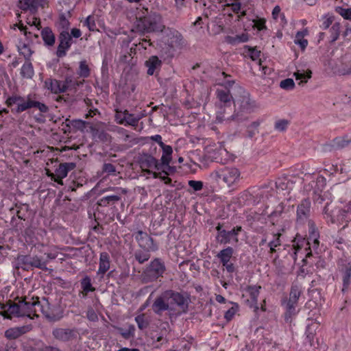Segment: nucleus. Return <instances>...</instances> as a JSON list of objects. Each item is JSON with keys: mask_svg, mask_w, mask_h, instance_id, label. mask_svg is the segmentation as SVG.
I'll use <instances>...</instances> for the list:
<instances>
[{"mask_svg": "<svg viewBox=\"0 0 351 351\" xmlns=\"http://www.w3.org/2000/svg\"><path fill=\"white\" fill-rule=\"evenodd\" d=\"M311 201L308 198L302 199L299 204L296 210V223L298 224L308 223L311 221L308 219L311 215Z\"/></svg>", "mask_w": 351, "mask_h": 351, "instance_id": "9", "label": "nucleus"}, {"mask_svg": "<svg viewBox=\"0 0 351 351\" xmlns=\"http://www.w3.org/2000/svg\"><path fill=\"white\" fill-rule=\"evenodd\" d=\"M261 54V51H258L255 49H249V56H250L252 60H256L259 58Z\"/></svg>", "mask_w": 351, "mask_h": 351, "instance_id": "62", "label": "nucleus"}, {"mask_svg": "<svg viewBox=\"0 0 351 351\" xmlns=\"http://www.w3.org/2000/svg\"><path fill=\"white\" fill-rule=\"evenodd\" d=\"M21 317H28L31 319L33 316L38 317L36 308V301L27 302L25 300L20 301Z\"/></svg>", "mask_w": 351, "mask_h": 351, "instance_id": "19", "label": "nucleus"}, {"mask_svg": "<svg viewBox=\"0 0 351 351\" xmlns=\"http://www.w3.org/2000/svg\"><path fill=\"white\" fill-rule=\"evenodd\" d=\"M82 23L83 25L86 26L90 32L98 30L96 25L95 17L93 15L88 16L84 21H82Z\"/></svg>", "mask_w": 351, "mask_h": 351, "instance_id": "43", "label": "nucleus"}, {"mask_svg": "<svg viewBox=\"0 0 351 351\" xmlns=\"http://www.w3.org/2000/svg\"><path fill=\"white\" fill-rule=\"evenodd\" d=\"M40 0H19V7L23 10H30L35 11L37 9Z\"/></svg>", "mask_w": 351, "mask_h": 351, "instance_id": "37", "label": "nucleus"}, {"mask_svg": "<svg viewBox=\"0 0 351 351\" xmlns=\"http://www.w3.org/2000/svg\"><path fill=\"white\" fill-rule=\"evenodd\" d=\"M162 150V155L160 158V162L162 165L163 169L167 171V170L171 169V167L169 165L171 161V155L173 153L172 147L170 145H167L164 144L160 147Z\"/></svg>", "mask_w": 351, "mask_h": 351, "instance_id": "23", "label": "nucleus"}, {"mask_svg": "<svg viewBox=\"0 0 351 351\" xmlns=\"http://www.w3.org/2000/svg\"><path fill=\"white\" fill-rule=\"evenodd\" d=\"M234 250L232 247H228L226 249L221 250L217 255V258H219L222 265H225L230 262L231 257L232 256Z\"/></svg>", "mask_w": 351, "mask_h": 351, "instance_id": "35", "label": "nucleus"}, {"mask_svg": "<svg viewBox=\"0 0 351 351\" xmlns=\"http://www.w3.org/2000/svg\"><path fill=\"white\" fill-rule=\"evenodd\" d=\"M302 293V286L298 283H293L291 287L289 298H285L282 300V305L285 308V319L287 322H288L293 315H296V307L298 304V300Z\"/></svg>", "mask_w": 351, "mask_h": 351, "instance_id": "4", "label": "nucleus"}, {"mask_svg": "<svg viewBox=\"0 0 351 351\" xmlns=\"http://www.w3.org/2000/svg\"><path fill=\"white\" fill-rule=\"evenodd\" d=\"M80 285L82 289L80 294L82 295L83 298H86L88 293L93 292L95 290L92 285L91 279L88 276H86L80 280Z\"/></svg>", "mask_w": 351, "mask_h": 351, "instance_id": "32", "label": "nucleus"}, {"mask_svg": "<svg viewBox=\"0 0 351 351\" xmlns=\"http://www.w3.org/2000/svg\"><path fill=\"white\" fill-rule=\"evenodd\" d=\"M351 143V138L347 136L337 137L333 140V147L336 149H343Z\"/></svg>", "mask_w": 351, "mask_h": 351, "instance_id": "40", "label": "nucleus"}, {"mask_svg": "<svg viewBox=\"0 0 351 351\" xmlns=\"http://www.w3.org/2000/svg\"><path fill=\"white\" fill-rule=\"evenodd\" d=\"M21 75L23 78L32 79L34 75L32 64L29 60H26L21 67Z\"/></svg>", "mask_w": 351, "mask_h": 351, "instance_id": "36", "label": "nucleus"}, {"mask_svg": "<svg viewBox=\"0 0 351 351\" xmlns=\"http://www.w3.org/2000/svg\"><path fill=\"white\" fill-rule=\"evenodd\" d=\"M216 97L221 108L230 106L233 101L232 96L229 90L217 89L216 90Z\"/></svg>", "mask_w": 351, "mask_h": 351, "instance_id": "20", "label": "nucleus"}, {"mask_svg": "<svg viewBox=\"0 0 351 351\" xmlns=\"http://www.w3.org/2000/svg\"><path fill=\"white\" fill-rule=\"evenodd\" d=\"M52 334L55 339L63 342L71 341L77 337V331L70 328H56Z\"/></svg>", "mask_w": 351, "mask_h": 351, "instance_id": "17", "label": "nucleus"}, {"mask_svg": "<svg viewBox=\"0 0 351 351\" xmlns=\"http://www.w3.org/2000/svg\"><path fill=\"white\" fill-rule=\"evenodd\" d=\"M288 125H289V121L287 120L280 119V120L277 121L275 123L274 128L278 131L283 132V131L286 130Z\"/></svg>", "mask_w": 351, "mask_h": 351, "instance_id": "56", "label": "nucleus"}, {"mask_svg": "<svg viewBox=\"0 0 351 351\" xmlns=\"http://www.w3.org/2000/svg\"><path fill=\"white\" fill-rule=\"evenodd\" d=\"M308 228H309V240L311 241L312 247L313 250L316 251L319 247V240H318V232L316 230L315 223L313 221H308Z\"/></svg>", "mask_w": 351, "mask_h": 351, "instance_id": "30", "label": "nucleus"}, {"mask_svg": "<svg viewBox=\"0 0 351 351\" xmlns=\"http://www.w3.org/2000/svg\"><path fill=\"white\" fill-rule=\"evenodd\" d=\"M351 278V265L348 264L346 265L345 271L343 276V289L342 291H345L349 287Z\"/></svg>", "mask_w": 351, "mask_h": 351, "instance_id": "42", "label": "nucleus"}, {"mask_svg": "<svg viewBox=\"0 0 351 351\" xmlns=\"http://www.w3.org/2000/svg\"><path fill=\"white\" fill-rule=\"evenodd\" d=\"M237 311V306H232L229 308L225 313V318L227 320H231Z\"/></svg>", "mask_w": 351, "mask_h": 351, "instance_id": "60", "label": "nucleus"}, {"mask_svg": "<svg viewBox=\"0 0 351 351\" xmlns=\"http://www.w3.org/2000/svg\"><path fill=\"white\" fill-rule=\"evenodd\" d=\"M311 71H308L306 73H305L304 71H298L294 73L293 75L295 77L296 80H300L298 84L303 85L311 77Z\"/></svg>", "mask_w": 351, "mask_h": 351, "instance_id": "41", "label": "nucleus"}, {"mask_svg": "<svg viewBox=\"0 0 351 351\" xmlns=\"http://www.w3.org/2000/svg\"><path fill=\"white\" fill-rule=\"evenodd\" d=\"M58 26L61 29L60 31H68L70 23L64 14L60 16Z\"/></svg>", "mask_w": 351, "mask_h": 351, "instance_id": "52", "label": "nucleus"}, {"mask_svg": "<svg viewBox=\"0 0 351 351\" xmlns=\"http://www.w3.org/2000/svg\"><path fill=\"white\" fill-rule=\"evenodd\" d=\"M77 74L80 77L84 78L89 77L90 70L86 60H82L80 62Z\"/></svg>", "mask_w": 351, "mask_h": 351, "instance_id": "39", "label": "nucleus"}, {"mask_svg": "<svg viewBox=\"0 0 351 351\" xmlns=\"http://www.w3.org/2000/svg\"><path fill=\"white\" fill-rule=\"evenodd\" d=\"M5 104L8 107L16 104V106L12 109V112L14 114H20L32 108H38L43 113L49 111V108L47 105L35 100L34 95L31 94L27 95L26 97L18 95L10 96L6 99Z\"/></svg>", "mask_w": 351, "mask_h": 351, "instance_id": "2", "label": "nucleus"}, {"mask_svg": "<svg viewBox=\"0 0 351 351\" xmlns=\"http://www.w3.org/2000/svg\"><path fill=\"white\" fill-rule=\"evenodd\" d=\"M124 114V125L136 126L138 121L141 120V117H136L135 114H130L127 110L123 111Z\"/></svg>", "mask_w": 351, "mask_h": 351, "instance_id": "38", "label": "nucleus"}, {"mask_svg": "<svg viewBox=\"0 0 351 351\" xmlns=\"http://www.w3.org/2000/svg\"><path fill=\"white\" fill-rule=\"evenodd\" d=\"M280 87L286 90H291L295 88V82L293 79L287 78L280 82Z\"/></svg>", "mask_w": 351, "mask_h": 351, "instance_id": "54", "label": "nucleus"}, {"mask_svg": "<svg viewBox=\"0 0 351 351\" xmlns=\"http://www.w3.org/2000/svg\"><path fill=\"white\" fill-rule=\"evenodd\" d=\"M108 191H113L116 192V195H108L106 197H103L99 199V204L103 206H107L110 204H114L115 202H119L121 199V194H126L128 191L125 189L121 187H109L105 190Z\"/></svg>", "mask_w": 351, "mask_h": 351, "instance_id": "15", "label": "nucleus"}, {"mask_svg": "<svg viewBox=\"0 0 351 351\" xmlns=\"http://www.w3.org/2000/svg\"><path fill=\"white\" fill-rule=\"evenodd\" d=\"M117 330L121 335L125 339H129L134 335L135 328L133 325H130L128 328L125 330L122 328H118Z\"/></svg>", "mask_w": 351, "mask_h": 351, "instance_id": "46", "label": "nucleus"}, {"mask_svg": "<svg viewBox=\"0 0 351 351\" xmlns=\"http://www.w3.org/2000/svg\"><path fill=\"white\" fill-rule=\"evenodd\" d=\"M242 230L241 226H236L230 231L223 230L219 235L216 236V241L220 244H227L232 241L237 243L239 241L237 235Z\"/></svg>", "mask_w": 351, "mask_h": 351, "instance_id": "14", "label": "nucleus"}, {"mask_svg": "<svg viewBox=\"0 0 351 351\" xmlns=\"http://www.w3.org/2000/svg\"><path fill=\"white\" fill-rule=\"evenodd\" d=\"M145 64L147 67V73L149 75H152L156 71L160 69L162 61L156 56H152L145 61Z\"/></svg>", "mask_w": 351, "mask_h": 351, "instance_id": "27", "label": "nucleus"}, {"mask_svg": "<svg viewBox=\"0 0 351 351\" xmlns=\"http://www.w3.org/2000/svg\"><path fill=\"white\" fill-rule=\"evenodd\" d=\"M308 34V30L304 29L302 31L298 32L295 34L294 43L299 45L302 50H304L308 45V40L304 38V36Z\"/></svg>", "mask_w": 351, "mask_h": 351, "instance_id": "34", "label": "nucleus"}, {"mask_svg": "<svg viewBox=\"0 0 351 351\" xmlns=\"http://www.w3.org/2000/svg\"><path fill=\"white\" fill-rule=\"evenodd\" d=\"M261 122L259 121H256L252 122L250 125L247 126V136L250 138L254 137V136L258 132V128L260 125Z\"/></svg>", "mask_w": 351, "mask_h": 351, "instance_id": "50", "label": "nucleus"}, {"mask_svg": "<svg viewBox=\"0 0 351 351\" xmlns=\"http://www.w3.org/2000/svg\"><path fill=\"white\" fill-rule=\"evenodd\" d=\"M152 309L156 314L160 315L163 311H173L174 308L166 302L164 298L158 297L152 304Z\"/></svg>", "mask_w": 351, "mask_h": 351, "instance_id": "24", "label": "nucleus"}, {"mask_svg": "<svg viewBox=\"0 0 351 351\" xmlns=\"http://www.w3.org/2000/svg\"><path fill=\"white\" fill-rule=\"evenodd\" d=\"M340 28H341V25L339 23H335L332 25V26L330 29L331 38H332L331 42L332 43L335 42L338 39L339 34H340Z\"/></svg>", "mask_w": 351, "mask_h": 351, "instance_id": "53", "label": "nucleus"}, {"mask_svg": "<svg viewBox=\"0 0 351 351\" xmlns=\"http://www.w3.org/2000/svg\"><path fill=\"white\" fill-rule=\"evenodd\" d=\"M20 301L14 303L9 301L7 304H0V315L4 318L11 319L12 316L21 317Z\"/></svg>", "mask_w": 351, "mask_h": 351, "instance_id": "12", "label": "nucleus"}, {"mask_svg": "<svg viewBox=\"0 0 351 351\" xmlns=\"http://www.w3.org/2000/svg\"><path fill=\"white\" fill-rule=\"evenodd\" d=\"M150 251H147L145 250V251L142 250H138L134 254V257L136 260L140 263L143 264L145 262L147 261L150 258Z\"/></svg>", "mask_w": 351, "mask_h": 351, "instance_id": "45", "label": "nucleus"}, {"mask_svg": "<svg viewBox=\"0 0 351 351\" xmlns=\"http://www.w3.org/2000/svg\"><path fill=\"white\" fill-rule=\"evenodd\" d=\"M44 44L47 47H53L56 42V36L50 27L43 28L40 33Z\"/></svg>", "mask_w": 351, "mask_h": 351, "instance_id": "28", "label": "nucleus"}, {"mask_svg": "<svg viewBox=\"0 0 351 351\" xmlns=\"http://www.w3.org/2000/svg\"><path fill=\"white\" fill-rule=\"evenodd\" d=\"M239 170L234 167H223L210 173V178L217 183L223 182L230 186L236 184L240 178Z\"/></svg>", "mask_w": 351, "mask_h": 351, "instance_id": "5", "label": "nucleus"}, {"mask_svg": "<svg viewBox=\"0 0 351 351\" xmlns=\"http://www.w3.org/2000/svg\"><path fill=\"white\" fill-rule=\"evenodd\" d=\"M280 237V233L274 234V239L268 243V246L270 248L271 253H274L276 252V247L281 245Z\"/></svg>", "mask_w": 351, "mask_h": 351, "instance_id": "47", "label": "nucleus"}, {"mask_svg": "<svg viewBox=\"0 0 351 351\" xmlns=\"http://www.w3.org/2000/svg\"><path fill=\"white\" fill-rule=\"evenodd\" d=\"M135 321L138 325V328L140 330H144L147 328L149 325V319L145 317V314H141L135 317Z\"/></svg>", "mask_w": 351, "mask_h": 351, "instance_id": "44", "label": "nucleus"}, {"mask_svg": "<svg viewBox=\"0 0 351 351\" xmlns=\"http://www.w3.org/2000/svg\"><path fill=\"white\" fill-rule=\"evenodd\" d=\"M336 10L345 19L351 20V8L338 7Z\"/></svg>", "mask_w": 351, "mask_h": 351, "instance_id": "57", "label": "nucleus"}, {"mask_svg": "<svg viewBox=\"0 0 351 351\" xmlns=\"http://www.w3.org/2000/svg\"><path fill=\"white\" fill-rule=\"evenodd\" d=\"M44 87L56 95L63 93L62 81L56 79H47L44 82Z\"/></svg>", "mask_w": 351, "mask_h": 351, "instance_id": "26", "label": "nucleus"}, {"mask_svg": "<svg viewBox=\"0 0 351 351\" xmlns=\"http://www.w3.org/2000/svg\"><path fill=\"white\" fill-rule=\"evenodd\" d=\"M82 84V82L75 80L72 75H66L64 81H62V88L63 93L71 91L76 93L78 86Z\"/></svg>", "mask_w": 351, "mask_h": 351, "instance_id": "21", "label": "nucleus"}, {"mask_svg": "<svg viewBox=\"0 0 351 351\" xmlns=\"http://www.w3.org/2000/svg\"><path fill=\"white\" fill-rule=\"evenodd\" d=\"M171 302L169 304L172 306L176 304L180 313H186L189 307V300L178 292L171 291L169 294Z\"/></svg>", "mask_w": 351, "mask_h": 351, "instance_id": "16", "label": "nucleus"}, {"mask_svg": "<svg viewBox=\"0 0 351 351\" xmlns=\"http://www.w3.org/2000/svg\"><path fill=\"white\" fill-rule=\"evenodd\" d=\"M19 51L21 55L24 56L26 60H29L30 57L33 53V51L31 48L25 44H23L21 47H19Z\"/></svg>", "mask_w": 351, "mask_h": 351, "instance_id": "49", "label": "nucleus"}, {"mask_svg": "<svg viewBox=\"0 0 351 351\" xmlns=\"http://www.w3.org/2000/svg\"><path fill=\"white\" fill-rule=\"evenodd\" d=\"M110 266V258L109 254L106 252H101L99 255V269L97 274L103 278L104 274L109 270Z\"/></svg>", "mask_w": 351, "mask_h": 351, "instance_id": "22", "label": "nucleus"}, {"mask_svg": "<svg viewBox=\"0 0 351 351\" xmlns=\"http://www.w3.org/2000/svg\"><path fill=\"white\" fill-rule=\"evenodd\" d=\"M47 261H43L38 256L29 255H19L14 262V267L16 269H22L25 271H29L32 267L38 268L44 271L47 270Z\"/></svg>", "mask_w": 351, "mask_h": 351, "instance_id": "6", "label": "nucleus"}, {"mask_svg": "<svg viewBox=\"0 0 351 351\" xmlns=\"http://www.w3.org/2000/svg\"><path fill=\"white\" fill-rule=\"evenodd\" d=\"M144 30L147 32H162L165 26L162 23V17L160 14L153 13L145 17L142 21Z\"/></svg>", "mask_w": 351, "mask_h": 351, "instance_id": "7", "label": "nucleus"}, {"mask_svg": "<svg viewBox=\"0 0 351 351\" xmlns=\"http://www.w3.org/2000/svg\"><path fill=\"white\" fill-rule=\"evenodd\" d=\"M136 241L138 242L139 246L147 251H156L158 246L153 239L147 234V232L142 230H138L134 234Z\"/></svg>", "mask_w": 351, "mask_h": 351, "instance_id": "10", "label": "nucleus"}, {"mask_svg": "<svg viewBox=\"0 0 351 351\" xmlns=\"http://www.w3.org/2000/svg\"><path fill=\"white\" fill-rule=\"evenodd\" d=\"M332 22H333V17L325 16L324 18V21L322 23V28L324 29H328L330 26V25L332 23Z\"/></svg>", "mask_w": 351, "mask_h": 351, "instance_id": "64", "label": "nucleus"}, {"mask_svg": "<svg viewBox=\"0 0 351 351\" xmlns=\"http://www.w3.org/2000/svg\"><path fill=\"white\" fill-rule=\"evenodd\" d=\"M139 163L143 170L154 169L157 171H161L165 175H168V172L163 169L160 161L149 154H143L139 159Z\"/></svg>", "mask_w": 351, "mask_h": 351, "instance_id": "11", "label": "nucleus"}, {"mask_svg": "<svg viewBox=\"0 0 351 351\" xmlns=\"http://www.w3.org/2000/svg\"><path fill=\"white\" fill-rule=\"evenodd\" d=\"M32 329L31 326H23L16 328H11L5 330V337L8 339H15Z\"/></svg>", "mask_w": 351, "mask_h": 351, "instance_id": "25", "label": "nucleus"}, {"mask_svg": "<svg viewBox=\"0 0 351 351\" xmlns=\"http://www.w3.org/2000/svg\"><path fill=\"white\" fill-rule=\"evenodd\" d=\"M324 213L328 223L341 225L351 220V202L347 204L344 208H330L329 204L324 207Z\"/></svg>", "mask_w": 351, "mask_h": 351, "instance_id": "3", "label": "nucleus"}, {"mask_svg": "<svg viewBox=\"0 0 351 351\" xmlns=\"http://www.w3.org/2000/svg\"><path fill=\"white\" fill-rule=\"evenodd\" d=\"M117 132L123 137V141H127L130 138V135L128 133V131L123 128H117L116 129Z\"/></svg>", "mask_w": 351, "mask_h": 351, "instance_id": "63", "label": "nucleus"}, {"mask_svg": "<svg viewBox=\"0 0 351 351\" xmlns=\"http://www.w3.org/2000/svg\"><path fill=\"white\" fill-rule=\"evenodd\" d=\"M58 39L59 44L56 54L58 58H63L72 45V38L68 31H60Z\"/></svg>", "mask_w": 351, "mask_h": 351, "instance_id": "8", "label": "nucleus"}, {"mask_svg": "<svg viewBox=\"0 0 351 351\" xmlns=\"http://www.w3.org/2000/svg\"><path fill=\"white\" fill-rule=\"evenodd\" d=\"M238 95L236 96L234 100V113L225 118V110L218 111L216 116V123H223V121H236L238 123L247 121L248 119V114L253 112L256 108L258 105L256 102L253 100L250 94L241 87H239L237 90Z\"/></svg>", "mask_w": 351, "mask_h": 351, "instance_id": "1", "label": "nucleus"}, {"mask_svg": "<svg viewBox=\"0 0 351 351\" xmlns=\"http://www.w3.org/2000/svg\"><path fill=\"white\" fill-rule=\"evenodd\" d=\"M276 186L278 191H286L289 193L293 189V182L288 177L284 176L277 179Z\"/></svg>", "mask_w": 351, "mask_h": 351, "instance_id": "29", "label": "nucleus"}, {"mask_svg": "<svg viewBox=\"0 0 351 351\" xmlns=\"http://www.w3.org/2000/svg\"><path fill=\"white\" fill-rule=\"evenodd\" d=\"M36 308H39V311L47 319H52L53 315L51 313L50 305L47 300L43 298L42 302L36 300Z\"/></svg>", "mask_w": 351, "mask_h": 351, "instance_id": "31", "label": "nucleus"}, {"mask_svg": "<svg viewBox=\"0 0 351 351\" xmlns=\"http://www.w3.org/2000/svg\"><path fill=\"white\" fill-rule=\"evenodd\" d=\"M188 184L189 186L193 189L195 191H200L203 188V183L201 181L189 180Z\"/></svg>", "mask_w": 351, "mask_h": 351, "instance_id": "59", "label": "nucleus"}, {"mask_svg": "<svg viewBox=\"0 0 351 351\" xmlns=\"http://www.w3.org/2000/svg\"><path fill=\"white\" fill-rule=\"evenodd\" d=\"M339 72L342 75H347L351 73V60L346 58L343 59L341 68Z\"/></svg>", "mask_w": 351, "mask_h": 351, "instance_id": "51", "label": "nucleus"}, {"mask_svg": "<svg viewBox=\"0 0 351 351\" xmlns=\"http://www.w3.org/2000/svg\"><path fill=\"white\" fill-rule=\"evenodd\" d=\"M68 173L64 166L61 163L58 168L56 169L55 174L52 175V180L59 184L63 185L62 179L67 176Z\"/></svg>", "mask_w": 351, "mask_h": 351, "instance_id": "33", "label": "nucleus"}, {"mask_svg": "<svg viewBox=\"0 0 351 351\" xmlns=\"http://www.w3.org/2000/svg\"><path fill=\"white\" fill-rule=\"evenodd\" d=\"M165 271V266L163 262L159 258L152 261L145 271L147 276L152 280L157 279L162 276Z\"/></svg>", "mask_w": 351, "mask_h": 351, "instance_id": "13", "label": "nucleus"}, {"mask_svg": "<svg viewBox=\"0 0 351 351\" xmlns=\"http://www.w3.org/2000/svg\"><path fill=\"white\" fill-rule=\"evenodd\" d=\"M16 207L17 208L16 210V215L19 219L25 220V215L29 210V205L28 204H20L16 205Z\"/></svg>", "mask_w": 351, "mask_h": 351, "instance_id": "48", "label": "nucleus"}, {"mask_svg": "<svg viewBox=\"0 0 351 351\" xmlns=\"http://www.w3.org/2000/svg\"><path fill=\"white\" fill-rule=\"evenodd\" d=\"M102 171L108 175H114L116 173V168L111 163H104L103 165Z\"/></svg>", "mask_w": 351, "mask_h": 351, "instance_id": "58", "label": "nucleus"}, {"mask_svg": "<svg viewBox=\"0 0 351 351\" xmlns=\"http://www.w3.org/2000/svg\"><path fill=\"white\" fill-rule=\"evenodd\" d=\"M95 138L102 142H108L110 140V136L104 130H97L94 135Z\"/></svg>", "mask_w": 351, "mask_h": 351, "instance_id": "55", "label": "nucleus"}, {"mask_svg": "<svg viewBox=\"0 0 351 351\" xmlns=\"http://www.w3.org/2000/svg\"><path fill=\"white\" fill-rule=\"evenodd\" d=\"M261 286H249L246 289V293L249 295V298L246 302L250 308H254L255 311L258 308V297L259 295Z\"/></svg>", "mask_w": 351, "mask_h": 351, "instance_id": "18", "label": "nucleus"}, {"mask_svg": "<svg viewBox=\"0 0 351 351\" xmlns=\"http://www.w3.org/2000/svg\"><path fill=\"white\" fill-rule=\"evenodd\" d=\"M123 112V111L116 110V113H115L114 117H115V121L119 124H124V119H123L124 114Z\"/></svg>", "mask_w": 351, "mask_h": 351, "instance_id": "61", "label": "nucleus"}]
</instances>
